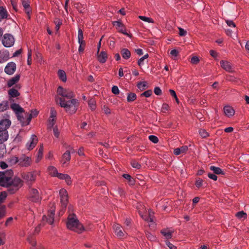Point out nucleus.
Returning a JSON list of instances; mask_svg holds the SVG:
<instances>
[{
    "instance_id": "f257e3e1",
    "label": "nucleus",
    "mask_w": 249,
    "mask_h": 249,
    "mask_svg": "<svg viewBox=\"0 0 249 249\" xmlns=\"http://www.w3.org/2000/svg\"><path fill=\"white\" fill-rule=\"evenodd\" d=\"M57 93L61 97H55V101L61 107L65 108L68 113L71 115L74 114L79 106L78 100L74 98V92L69 89L63 88L59 86L57 89Z\"/></svg>"
},
{
    "instance_id": "f03ea898",
    "label": "nucleus",
    "mask_w": 249,
    "mask_h": 249,
    "mask_svg": "<svg viewBox=\"0 0 249 249\" xmlns=\"http://www.w3.org/2000/svg\"><path fill=\"white\" fill-rule=\"evenodd\" d=\"M13 175L12 170H7L5 172H0V186L7 187V192L10 194H14L22 186V180L15 177L12 178Z\"/></svg>"
},
{
    "instance_id": "7ed1b4c3",
    "label": "nucleus",
    "mask_w": 249,
    "mask_h": 249,
    "mask_svg": "<svg viewBox=\"0 0 249 249\" xmlns=\"http://www.w3.org/2000/svg\"><path fill=\"white\" fill-rule=\"evenodd\" d=\"M67 228L77 233H81L84 231L91 230L93 228V225L89 224L88 228H85L76 217L75 213H70L66 222Z\"/></svg>"
},
{
    "instance_id": "20e7f679",
    "label": "nucleus",
    "mask_w": 249,
    "mask_h": 249,
    "mask_svg": "<svg viewBox=\"0 0 249 249\" xmlns=\"http://www.w3.org/2000/svg\"><path fill=\"white\" fill-rule=\"evenodd\" d=\"M60 197L61 209L60 213H63L66 210V208L69 203V196L67 190L65 189H62L59 191Z\"/></svg>"
},
{
    "instance_id": "39448f33",
    "label": "nucleus",
    "mask_w": 249,
    "mask_h": 249,
    "mask_svg": "<svg viewBox=\"0 0 249 249\" xmlns=\"http://www.w3.org/2000/svg\"><path fill=\"white\" fill-rule=\"evenodd\" d=\"M112 24L116 27V29L119 33L126 35L130 38L132 37V35L131 34H128L126 32L125 25L121 20L113 21L112 22Z\"/></svg>"
},
{
    "instance_id": "423d86ee",
    "label": "nucleus",
    "mask_w": 249,
    "mask_h": 249,
    "mask_svg": "<svg viewBox=\"0 0 249 249\" xmlns=\"http://www.w3.org/2000/svg\"><path fill=\"white\" fill-rule=\"evenodd\" d=\"M15 42V39L13 36L10 34H5L4 35L2 39V43L5 47H10L12 46Z\"/></svg>"
},
{
    "instance_id": "0eeeda50",
    "label": "nucleus",
    "mask_w": 249,
    "mask_h": 249,
    "mask_svg": "<svg viewBox=\"0 0 249 249\" xmlns=\"http://www.w3.org/2000/svg\"><path fill=\"white\" fill-rule=\"evenodd\" d=\"M17 117L22 126H26L29 124L31 120V113L27 114L24 112L23 114H20Z\"/></svg>"
},
{
    "instance_id": "6e6552de",
    "label": "nucleus",
    "mask_w": 249,
    "mask_h": 249,
    "mask_svg": "<svg viewBox=\"0 0 249 249\" xmlns=\"http://www.w3.org/2000/svg\"><path fill=\"white\" fill-rule=\"evenodd\" d=\"M57 112L54 107H51L50 116L48 119V129H51L56 122Z\"/></svg>"
},
{
    "instance_id": "1a4fd4ad",
    "label": "nucleus",
    "mask_w": 249,
    "mask_h": 249,
    "mask_svg": "<svg viewBox=\"0 0 249 249\" xmlns=\"http://www.w3.org/2000/svg\"><path fill=\"white\" fill-rule=\"evenodd\" d=\"M112 228L118 238H122L124 236L125 232L121 225L117 223L114 224Z\"/></svg>"
},
{
    "instance_id": "9d476101",
    "label": "nucleus",
    "mask_w": 249,
    "mask_h": 249,
    "mask_svg": "<svg viewBox=\"0 0 249 249\" xmlns=\"http://www.w3.org/2000/svg\"><path fill=\"white\" fill-rule=\"evenodd\" d=\"M10 103V108L16 114L17 117L20 114H23L25 112L24 109L19 104L14 102Z\"/></svg>"
},
{
    "instance_id": "9b49d317",
    "label": "nucleus",
    "mask_w": 249,
    "mask_h": 249,
    "mask_svg": "<svg viewBox=\"0 0 249 249\" xmlns=\"http://www.w3.org/2000/svg\"><path fill=\"white\" fill-rule=\"evenodd\" d=\"M8 101L10 103L14 102V98H17L20 95L18 90L14 88H11L8 91Z\"/></svg>"
},
{
    "instance_id": "f8f14e48",
    "label": "nucleus",
    "mask_w": 249,
    "mask_h": 249,
    "mask_svg": "<svg viewBox=\"0 0 249 249\" xmlns=\"http://www.w3.org/2000/svg\"><path fill=\"white\" fill-rule=\"evenodd\" d=\"M30 158L26 155L23 154L19 159L18 164L23 167H27L30 165Z\"/></svg>"
},
{
    "instance_id": "ddd939ff",
    "label": "nucleus",
    "mask_w": 249,
    "mask_h": 249,
    "mask_svg": "<svg viewBox=\"0 0 249 249\" xmlns=\"http://www.w3.org/2000/svg\"><path fill=\"white\" fill-rule=\"evenodd\" d=\"M220 64L222 69L229 72H233L234 70H233L231 64L226 60H221L220 61Z\"/></svg>"
},
{
    "instance_id": "4468645a",
    "label": "nucleus",
    "mask_w": 249,
    "mask_h": 249,
    "mask_svg": "<svg viewBox=\"0 0 249 249\" xmlns=\"http://www.w3.org/2000/svg\"><path fill=\"white\" fill-rule=\"evenodd\" d=\"M32 202L40 204L42 200V196H41L39 191L36 189H32Z\"/></svg>"
},
{
    "instance_id": "2eb2a0df",
    "label": "nucleus",
    "mask_w": 249,
    "mask_h": 249,
    "mask_svg": "<svg viewBox=\"0 0 249 249\" xmlns=\"http://www.w3.org/2000/svg\"><path fill=\"white\" fill-rule=\"evenodd\" d=\"M16 64L13 62H9L5 67L4 71L6 73L11 75L16 71Z\"/></svg>"
},
{
    "instance_id": "dca6fc26",
    "label": "nucleus",
    "mask_w": 249,
    "mask_h": 249,
    "mask_svg": "<svg viewBox=\"0 0 249 249\" xmlns=\"http://www.w3.org/2000/svg\"><path fill=\"white\" fill-rule=\"evenodd\" d=\"M11 121L9 119H3L0 121V130L8 131L7 129L11 125Z\"/></svg>"
},
{
    "instance_id": "f3484780",
    "label": "nucleus",
    "mask_w": 249,
    "mask_h": 249,
    "mask_svg": "<svg viewBox=\"0 0 249 249\" xmlns=\"http://www.w3.org/2000/svg\"><path fill=\"white\" fill-rule=\"evenodd\" d=\"M56 177L60 179L65 180L68 185H71L72 184L71 178L68 174L59 173Z\"/></svg>"
},
{
    "instance_id": "a211bd4d",
    "label": "nucleus",
    "mask_w": 249,
    "mask_h": 249,
    "mask_svg": "<svg viewBox=\"0 0 249 249\" xmlns=\"http://www.w3.org/2000/svg\"><path fill=\"white\" fill-rule=\"evenodd\" d=\"M107 59V53L105 51H102L100 53H97V59L100 63H105Z\"/></svg>"
},
{
    "instance_id": "6ab92c4d",
    "label": "nucleus",
    "mask_w": 249,
    "mask_h": 249,
    "mask_svg": "<svg viewBox=\"0 0 249 249\" xmlns=\"http://www.w3.org/2000/svg\"><path fill=\"white\" fill-rule=\"evenodd\" d=\"M20 79V75L16 74L14 77H12L7 81V87L10 88L12 87L13 85L16 84Z\"/></svg>"
},
{
    "instance_id": "aec40b11",
    "label": "nucleus",
    "mask_w": 249,
    "mask_h": 249,
    "mask_svg": "<svg viewBox=\"0 0 249 249\" xmlns=\"http://www.w3.org/2000/svg\"><path fill=\"white\" fill-rule=\"evenodd\" d=\"M224 112L226 116L228 117L234 115L235 111L234 109L230 106H226L224 107Z\"/></svg>"
},
{
    "instance_id": "412c9836",
    "label": "nucleus",
    "mask_w": 249,
    "mask_h": 249,
    "mask_svg": "<svg viewBox=\"0 0 249 249\" xmlns=\"http://www.w3.org/2000/svg\"><path fill=\"white\" fill-rule=\"evenodd\" d=\"M9 58V53L8 51H0V63H2L6 61Z\"/></svg>"
},
{
    "instance_id": "4be33fe9",
    "label": "nucleus",
    "mask_w": 249,
    "mask_h": 249,
    "mask_svg": "<svg viewBox=\"0 0 249 249\" xmlns=\"http://www.w3.org/2000/svg\"><path fill=\"white\" fill-rule=\"evenodd\" d=\"M34 60L36 63L40 65L43 64L44 62L42 54L38 51L35 52V56L34 57Z\"/></svg>"
},
{
    "instance_id": "5701e85b",
    "label": "nucleus",
    "mask_w": 249,
    "mask_h": 249,
    "mask_svg": "<svg viewBox=\"0 0 249 249\" xmlns=\"http://www.w3.org/2000/svg\"><path fill=\"white\" fill-rule=\"evenodd\" d=\"M8 13L6 9L3 6H0V22L3 19H7Z\"/></svg>"
},
{
    "instance_id": "b1692460",
    "label": "nucleus",
    "mask_w": 249,
    "mask_h": 249,
    "mask_svg": "<svg viewBox=\"0 0 249 249\" xmlns=\"http://www.w3.org/2000/svg\"><path fill=\"white\" fill-rule=\"evenodd\" d=\"M174 231H170L168 229H163L160 231V233L168 240L172 238Z\"/></svg>"
},
{
    "instance_id": "393cba45",
    "label": "nucleus",
    "mask_w": 249,
    "mask_h": 249,
    "mask_svg": "<svg viewBox=\"0 0 249 249\" xmlns=\"http://www.w3.org/2000/svg\"><path fill=\"white\" fill-rule=\"evenodd\" d=\"M71 159L70 150H67L62 155V160L61 161L64 165L67 162L70 161Z\"/></svg>"
},
{
    "instance_id": "a878e982",
    "label": "nucleus",
    "mask_w": 249,
    "mask_h": 249,
    "mask_svg": "<svg viewBox=\"0 0 249 249\" xmlns=\"http://www.w3.org/2000/svg\"><path fill=\"white\" fill-rule=\"evenodd\" d=\"M43 149L44 148L43 143L40 144L39 147L37 150V154L36 156V163L38 162L41 160L43 157Z\"/></svg>"
},
{
    "instance_id": "bb28decb",
    "label": "nucleus",
    "mask_w": 249,
    "mask_h": 249,
    "mask_svg": "<svg viewBox=\"0 0 249 249\" xmlns=\"http://www.w3.org/2000/svg\"><path fill=\"white\" fill-rule=\"evenodd\" d=\"M9 137L8 131L0 130V144L6 142Z\"/></svg>"
},
{
    "instance_id": "cd10ccee",
    "label": "nucleus",
    "mask_w": 249,
    "mask_h": 249,
    "mask_svg": "<svg viewBox=\"0 0 249 249\" xmlns=\"http://www.w3.org/2000/svg\"><path fill=\"white\" fill-rule=\"evenodd\" d=\"M47 170L49 175L53 177H56L59 173L56 168L53 166H48Z\"/></svg>"
},
{
    "instance_id": "c85d7f7f",
    "label": "nucleus",
    "mask_w": 249,
    "mask_h": 249,
    "mask_svg": "<svg viewBox=\"0 0 249 249\" xmlns=\"http://www.w3.org/2000/svg\"><path fill=\"white\" fill-rule=\"evenodd\" d=\"M122 177L125 179H127L128 181L129 184L131 186H134L136 184V180L132 178L129 174H124Z\"/></svg>"
},
{
    "instance_id": "c756f323",
    "label": "nucleus",
    "mask_w": 249,
    "mask_h": 249,
    "mask_svg": "<svg viewBox=\"0 0 249 249\" xmlns=\"http://www.w3.org/2000/svg\"><path fill=\"white\" fill-rule=\"evenodd\" d=\"M42 219L43 221H45L48 224L52 225L54 222V215H52L48 213L47 216L44 215Z\"/></svg>"
},
{
    "instance_id": "7c9ffc66",
    "label": "nucleus",
    "mask_w": 249,
    "mask_h": 249,
    "mask_svg": "<svg viewBox=\"0 0 249 249\" xmlns=\"http://www.w3.org/2000/svg\"><path fill=\"white\" fill-rule=\"evenodd\" d=\"M120 53L123 58L124 59H128L131 56L130 51L126 48L121 49Z\"/></svg>"
},
{
    "instance_id": "2f4dec72",
    "label": "nucleus",
    "mask_w": 249,
    "mask_h": 249,
    "mask_svg": "<svg viewBox=\"0 0 249 249\" xmlns=\"http://www.w3.org/2000/svg\"><path fill=\"white\" fill-rule=\"evenodd\" d=\"M22 4L23 5V6L24 7L25 12L29 18H30L31 15L30 14V12L28 10V9H29L30 7V0H22Z\"/></svg>"
},
{
    "instance_id": "473e14b6",
    "label": "nucleus",
    "mask_w": 249,
    "mask_h": 249,
    "mask_svg": "<svg viewBox=\"0 0 249 249\" xmlns=\"http://www.w3.org/2000/svg\"><path fill=\"white\" fill-rule=\"evenodd\" d=\"M49 209L48 213L52 215H55V203L54 202H50L48 205Z\"/></svg>"
},
{
    "instance_id": "72a5a7b5",
    "label": "nucleus",
    "mask_w": 249,
    "mask_h": 249,
    "mask_svg": "<svg viewBox=\"0 0 249 249\" xmlns=\"http://www.w3.org/2000/svg\"><path fill=\"white\" fill-rule=\"evenodd\" d=\"M210 169L211 170L213 171L215 175H225V172L219 167L211 166H210Z\"/></svg>"
},
{
    "instance_id": "f704fd0d",
    "label": "nucleus",
    "mask_w": 249,
    "mask_h": 249,
    "mask_svg": "<svg viewBox=\"0 0 249 249\" xmlns=\"http://www.w3.org/2000/svg\"><path fill=\"white\" fill-rule=\"evenodd\" d=\"M74 6L79 13H85L86 12V9L80 2L75 3Z\"/></svg>"
},
{
    "instance_id": "c9c22d12",
    "label": "nucleus",
    "mask_w": 249,
    "mask_h": 249,
    "mask_svg": "<svg viewBox=\"0 0 249 249\" xmlns=\"http://www.w3.org/2000/svg\"><path fill=\"white\" fill-rule=\"evenodd\" d=\"M58 75L59 79L63 82H66L67 81V76L66 72L64 71L59 70L58 71Z\"/></svg>"
},
{
    "instance_id": "e433bc0d",
    "label": "nucleus",
    "mask_w": 249,
    "mask_h": 249,
    "mask_svg": "<svg viewBox=\"0 0 249 249\" xmlns=\"http://www.w3.org/2000/svg\"><path fill=\"white\" fill-rule=\"evenodd\" d=\"M137 98L136 94L133 92H129L127 93V101L129 103L134 101Z\"/></svg>"
},
{
    "instance_id": "4c0bfd02",
    "label": "nucleus",
    "mask_w": 249,
    "mask_h": 249,
    "mask_svg": "<svg viewBox=\"0 0 249 249\" xmlns=\"http://www.w3.org/2000/svg\"><path fill=\"white\" fill-rule=\"evenodd\" d=\"M88 105L91 110H94L96 108V102L93 98L89 99L88 101Z\"/></svg>"
},
{
    "instance_id": "58836bf2",
    "label": "nucleus",
    "mask_w": 249,
    "mask_h": 249,
    "mask_svg": "<svg viewBox=\"0 0 249 249\" xmlns=\"http://www.w3.org/2000/svg\"><path fill=\"white\" fill-rule=\"evenodd\" d=\"M137 87L141 90L142 91L147 88V83L146 81L140 82L137 84Z\"/></svg>"
},
{
    "instance_id": "ea45409f",
    "label": "nucleus",
    "mask_w": 249,
    "mask_h": 249,
    "mask_svg": "<svg viewBox=\"0 0 249 249\" xmlns=\"http://www.w3.org/2000/svg\"><path fill=\"white\" fill-rule=\"evenodd\" d=\"M8 106V102L7 101H2L0 104V112L6 110Z\"/></svg>"
},
{
    "instance_id": "a19ab883",
    "label": "nucleus",
    "mask_w": 249,
    "mask_h": 249,
    "mask_svg": "<svg viewBox=\"0 0 249 249\" xmlns=\"http://www.w3.org/2000/svg\"><path fill=\"white\" fill-rule=\"evenodd\" d=\"M32 249H45L41 244L37 245L36 242L32 239Z\"/></svg>"
},
{
    "instance_id": "79ce46f5",
    "label": "nucleus",
    "mask_w": 249,
    "mask_h": 249,
    "mask_svg": "<svg viewBox=\"0 0 249 249\" xmlns=\"http://www.w3.org/2000/svg\"><path fill=\"white\" fill-rule=\"evenodd\" d=\"M54 23L55 24V29L56 31H58L60 26L62 24V20L59 18H55L54 19Z\"/></svg>"
},
{
    "instance_id": "37998d69",
    "label": "nucleus",
    "mask_w": 249,
    "mask_h": 249,
    "mask_svg": "<svg viewBox=\"0 0 249 249\" xmlns=\"http://www.w3.org/2000/svg\"><path fill=\"white\" fill-rule=\"evenodd\" d=\"M235 215L237 218H238L239 219H241L243 218L244 219H245L247 217V213L245 212H244L243 211L237 212L236 213Z\"/></svg>"
},
{
    "instance_id": "c03bdc74",
    "label": "nucleus",
    "mask_w": 249,
    "mask_h": 249,
    "mask_svg": "<svg viewBox=\"0 0 249 249\" xmlns=\"http://www.w3.org/2000/svg\"><path fill=\"white\" fill-rule=\"evenodd\" d=\"M139 18L140 19L142 20V21L147 22L148 23H153L154 22V20L151 18H148V17H146L142 16H139Z\"/></svg>"
},
{
    "instance_id": "a18cd8bd",
    "label": "nucleus",
    "mask_w": 249,
    "mask_h": 249,
    "mask_svg": "<svg viewBox=\"0 0 249 249\" xmlns=\"http://www.w3.org/2000/svg\"><path fill=\"white\" fill-rule=\"evenodd\" d=\"M131 166L135 168L139 169L141 168V165L139 163L137 160H133L131 161Z\"/></svg>"
},
{
    "instance_id": "49530a36",
    "label": "nucleus",
    "mask_w": 249,
    "mask_h": 249,
    "mask_svg": "<svg viewBox=\"0 0 249 249\" xmlns=\"http://www.w3.org/2000/svg\"><path fill=\"white\" fill-rule=\"evenodd\" d=\"M22 178L25 180L28 181L31 179V173L30 172L23 173L22 174Z\"/></svg>"
},
{
    "instance_id": "de8ad7c7",
    "label": "nucleus",
    "mask_w": 249,
    "mask_h": 249,
    "mask_svg": "<svg viewBox=\"0 0 249 249\" xmlns=\"http://www.w3.org/2000/svg\"><path fill=\"white\" fill-rule=\"evenodd\" d=\"M199 133L203 138H206L209 136V133L204 129H200L199 130Z\"/></svg>"
},
{
    "instance_id": "09e8293b",
    "label": "nucleus",
    "mask_w": 249,
    "mask_h": 249,
    "mask_svg": "<svg viewBox=\"0 0 249 249\" xmlns=\"http://www.w3.org/2000/svg\"><path fill=\"white\" fill-rule=\"evenodd\" d=\"M203 182V179L200 178H196V181L195 182V185L197 188H199L202 186Z\"/></svg>"
},
{
    "instance_id": "8fccbe9b",
    "label": "nucleus",
    "mask_w": 249,
    "mask_h": 249,
    "mask_svg": "<svg viewBox=\"0 0 249 249\" xmlns=\"http://www.w3.org/2000/svg\"><path fill=\"white\" fill-rule=\"evenodd\" d=\"M80 45L78 49V51L79 53H83L84 52V50L85 49V47L86 46V42L85 41H82V42H78Z\"/></svg>"
},
{
    "instance_id": "3c124183",
    "label": "nucleus",
    "mask_w": 249,
    "mask_h": 249,
    "mask_svg": "<svg viewBox=\"0 0 249 249\" xmlns=\"http://www.w3.org/2000/svg\"><path fill=\"white\" fill-rule=\"evenodd\" d=\"M8 161L11 164H14L18 163L19 159L17 157L13 156L11 158L9 159Z\"/></svg>"
},
{
    "instance_id": "603ef678",
    "label": "nucleus",
    "mask_w": 249,
    "mask_h": 249,
    "mask_svg": "<svg viewBox=\"0 0 249 249\" xmlns=\"http://www.w3.org/2000/svg\"><path fill=\"white\" fill-rule=\"evenodd\" d=\"M199 61L200 60L198 56H194L191 58L190 62L193 65H196L199 62Z\"/></svg>"
},
{
    "instance_id": "864d4df0",
    "label": "nucleus",
    "mask_w": 249,
    "mask_h": 249,
    "mask_svg": "<svg viewBox=\"0 0 249 249\" xmlns=\"http://www.w3.org/2000/svg\"><path fill=\"white\" fill-rule=\"evenodd\" d=\"M152 94V91L151 89H148L143 93H141L140 96L141 97L144 96L145 97H150Z\"/></svg>"
},
{
    "instance_id": "5fc2aeb1",
    "label": "nucleus",
    "mask_w": 249,
    "mask_h": 249,
    "mask_svg": "<svg viewBox=\"0 0 249 249\" xmlns=\"http://www.w3.org/2000/svg\"><path fill=\"white\" fill-rule=\"evenodd\" d=\"M169 91L171 95L172 96H173L175 99V100H176V102H177V103L179 104V101L177 97V95L176 94L175 91L173 89H169Z\"/></svg>"
},
{
    "instance_id": "6e6d98bb",
    "label": "nucleus",
    "mask_w": 249,
    "mask_h": 249,
    "mask_svg": "<svg viewBox=\"0 0 249 249\" xmlns=\"http://www.w3.org/2000/svg\"><path fill=\"white\" fill-rule=\"evenodd\" d=\"M83 40V33L82 29L79 28L78 31V42H82Z\"/></svg>"
},
{
    "instance_id": "4d7b16f0",
    "label": "nucleus",
    "mask_w": 249,
    "mask_h": 249,
    "mask_svg": "<svg viewBox=\"0 0 249 249\" xmlns=\"http://www.w3.org/2000/svg\"><path fill=\"white\" fill-rule=\"evenodd\" d=\"M149 140L154 143H157L159 142L158 138L154 135H150L148 137Z\"/></svg>"
},
{
    "instance_id": "13d9d810",
    "label": "nucleus",
    "mask_w": 249,
    "mask_h": 249,
    "mask_svg": "<svg viewBox=\"0 0 249 249\" xmlns=\"http://www.w3.org/2000/svg\"><path fill=\"white\" fill-rule=\"evenodd\" d=\"M38 142V139L36 135H32V149L36 146Z\"/></svg>"
},
{
    "instance_id": "bf43d9fd",
    "label": "nucleus",
    "mask_w": 249,
    "mask_h": 249,
    "mask_svg": "<svg viewBox=\"0 0 249 249\" xmlns=\"http://www.w3.org/2000/svg\"><path fill=\"white\" fill-rule=\"evenodd\" d=\"M5 208L4 206L0 207V219L5 216Z\"/></svg>"
},
{
    "instance_id": "052dcab7",
    "label": "nucleus",
    "mask_w": 249,
    "mask_h": 249,
    "mask_svg": "<svg viewBox=\"0 0 249 249\" xmlns=\"http://www.w3.org/2000/svg\"><path fill=\"white\" fill-rule=\"evenodd\" d=\"M111 91L115 95H118L120 93V90L117 86H113L111 88Z\"/></svg>"
},
{
    "instance_id": "680f3d73",
    "label": "nucleus",
    "mask_w": 249,
    "mask_h": 249,
    "mask_svg": "<svg viewBox=\"0 0 249 249\" xmlns=\"http://www.w3.org/2000/svg\"><path fill=\"white\" fill-rule=\"evenodd\" d=\"M146 236L150 241H154L155 240V236L152 234L150 232H145Z\"/></svg>"
},
{
    "instance_id": "e2e57ef3",
    "label": "nucleus",
    "mask_w": 249,
    "mask_h": 249,
    "mask_svg": "<svg viewBox=\"0 0 249 249\" xmlns=\"http://www.w3.org/2000/svg\"><path fill=\"white\" fill-rule=\"evenodd\" d=\"M169 108V106L168 104L166 103H163L161 107V112L163 113H165L168 110Z\"/></svg>"
},
{
    "instance_id": "0e129e2a",
    "label": "nucleus",
    "mask_w": 249,
    "mask_h": 249,
    "mask_svg": "<svg viewBox=\"0 0 249 249\" xmlns=\"http://www.w3.org/2000/svg\"><path fill=\"white\" fill-rule=\"evenodd\" d=\"M53 134L54 136L57 138H58L59 136V131L58 130L57 126L56 125L53 128Z\"/></svg>"
},
{
    "instance_id": "69168bd1",
    "label": "nucleus",
    "mask_w": 249,
    "mask_h": 249,
    "mask_svg": "<svg viewBox=\"0 0 249 249\" xmlns=\"http://www.w3.org/2000/svg\"><path fill=\"white\" fill-rule=\"evenodd\" d=\"M226 79L231 82H237V78L231 75H228L226 76Z\"/></svg>"
},
{
    "instance_id": "338daca9",
    "label": "nucleus",
    "mask_w": 249,
    "mask_h": 249,
    "mask_svg": "<svg viewBox=\"0 0 249 249\" xmlns=\"http://www.w3.org/2000/svg\"><path fill=\"white\" fill-rule=\"evenodd\" d=\"M154 93L157 95H160L162 94L161 89L159 87H156L154 89Z\"/></svg>"
},
{
    "instance_id": "774afa93",
    "label": "nucleus",
    "mask_w": 249,
    "mask_h": 249,
    "mask_svg": "<svg viewBox=\"0 0 249 249\" xmlns=\"http://www.w3.org/2000/svg\"><path fill=\"white\" fill-rule=\"evenodd\" d=\"M165 243L170 249H177V247L171 243L168 240L166 241Z\"/></svg>"
}]
</instances>
